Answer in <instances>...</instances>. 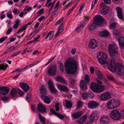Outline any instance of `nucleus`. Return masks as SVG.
<instances>
[{"instance_id":"30","label":"nucleus","mask_w":124,"mask_h":124,"mask_svg":"<svg viewBox=\"0 0 124 124\" xmlns=\"http://www.w3.org/2000/svg\"><path fill=\"white\" fill-rule=\"evenodd\" d=\"M99 35L100 36L103 37H107L109 36V33L107 31L104 30L100 33Z\"/></svg>"},{"instance_id":"32","label":"nucleus","mask_w":124,"mask_h":124,"mask_svg":"<svg viewBox=\"0 0 124 124\" xmlns=\"http://www.w3.org/2000/svg\"><path fill=\"white\" fill-rule=\"evenodd\" d=\"M54 31H50L48 33L46 37V39H47L48 37H49V39H51L53 38L54 34Z\"/></svg>"},{"instance_id":"59","label":"nucleus","mask_w":124,"mask_h":124,"mask_svg":"<svg viewBox=\"0 0 124 124\" xmlns=\"http://www.w3.org/2000/svg\"><path fill=\"white\" fill-rule=\"evenodd\" d=\"M33 66V64L31 63L24 68L22 70H26L27 69V68L31 67Z\"/></svg>"},{"instance_id":"40","label":"nucleus","mask_w":124,"mask_h":124,"mask_svg":"<svg viewBox=\"0 0 124 124\" xmlns=\"http://www.w3.org/2000/svg\"><path fill=\"white\" fill-rule=\"evenodd\" d=\"M82 98L84 100H86L88 97L89 94L86 93H84L82 94Z\"/></svg>"},{"instance_id":"37","label":"nucleus","mask_w":124,"mask_h":124,"mask_svg":"<svg viewBox=\"0 0 124 124\" xmlns=\"http://www.w3.org/2000/svg\"><path fill=\"white\" fill-rule=\"evenodd\" d=\"M48 74L51 76H54L56 74V70H48Z\"/></svg>"},{"instance_id":"28","label":"nucleus","mask_w":124,"mask_h":124,"mask_svg":"<svg viewBox=\"0 0 124 124\" xmlns=\"http://www.w3.org/2000/svg\"><path fill=\"white\" fill-rule=\"evenodd\" d=\"M113 72H116L117 74L120 76L124 74V70H110Z\"/></svg>"},{"instance_id":"51","label":"nucleus","mask_w":124,"mask_h":124,"mask_svg":"<svg viewBox=\"0 0 124 124\" xmlns=\"http://www.w3.org/2000/svg\"><path fill=\"white\" fill-rule=\"evenodd\" d=\"M120 118L121 117L123 118H124V109L120 111Z\"/></svg>"},{"instance_id":"22","label":"nucleus","mask_w":124,"mask_h":124,"mask_svg":"<svg viewBox=\"0 0 124 124\" xmlns=\"http://www.w3.org/2000/svg\"><path fill=\"white\" fill-rule=\"evenodd\" d=\"M107 107L108 108L110 109L115 108L114 105L113 104L112 100H110L107 102Z\"/></svg>"},{"instance_id":"42","label":"nucleus","mask_w":124,"mask_h":124,"mask_svg":"<svg viewBox=\"0 0 124 124\" xmlns=\"http://www.w3.org/2000/svg\"><path fill=\"white\" fill-rule=\"evenodd\" d=\"M60 8H57L54 10L53 11L52 14L54 15H57L59 11V10Z\"/></svg>"},{"instance_id":"61","label":"nucleus","mask_w":124,"mask_h":124,"mask_svg":"<svg viewBox=\"0 0 124 124\" xmlns=\"http://www.w3.org/2000/svg\"><path fill=\"white\" fill-rule=\"evenodd\" d=\"M60 68L61 70H63L64 69V66H63V63L62 62H60Z\"/></svg>"},{"instance_id":"24","label":"nucleus","mask_w":124,"mask_h":124,"mask_svg":"<svg viewBox=\"0 0 124 124\" xmlns=\"http://www.w3.org/2000/svg\"><path fill=\"white\" fill-rule=\"evenodd\" d=\"M40 92L41 94V97L42 95H44L47 94V90L45 86L43 85H41L40 88Z\"/></svg>"},{"instance_id":"14","label":"nucleus","mask_w":124,"mask_h":124,"mask_svg":"<svg viewBox=\"0 0 124 124\" xmlns=\"http://www.w3.org/2000/svg\"><path fill=\"white\" fill-rule=\"evenodd\" d=\"M88 105L89 108L93 109L97 107L99 105V104L95 101H92L89 102Z\"/></svg>"},{"instance_id":"26","label":"nucleus","mask_w":124,"mask_h":124,"mask_svg":"<svg viewBox=\"0 0 124 124\" xmlns=\"http://www.w3.org/2000/svg\"><path fill=\"white\" fill-rule=\"evenodd\" d=\"M85 25L83 23H80L79 26L77 27L75 29V31L78 33L80 32L83 29Z\"/></svg>"},{"instance_id":"34","label":"nucleus","mask_w":124,"mask_h":124,"mask_svg":"<svg viewBox=\"0 0 124 124\" xmlns=\"http://www.w3.org/2000/svg\"><path fill=\"white\" fill-rule=\"evenodd\" d=\"M96 73L97 76L100 79H101L104 78L103 74L100 70H97Z\"/></svg>"},{"instance_id":"10","label":"nucleus","mask_w":124,"mask_h":124,"mask_svg":"<svg viewBox=\"0 0 124 124\" xmlns=\"http://www.w3.org/2000/svg\"><path fill=\"white\" fill-rule=\"evenodd\" d=\"M9 91V88L7 86L0 87V93L4 95L7 94Z\"/></svg>"},{"instance_id":"43","label":"nucleus","mask_w":124,"mask_h":124,"mask_svg":"<svg viewBox=\"0 0 124 124\" xmlns=\"http://www.w3.org/2000/svg\"><path fill=\"white\" fill-rule=\"evenodd\" d=\"M89 17L88 16H85L84 17V21L82 23L85 25L86 23L89 20Z\"/></svg>"},{"instance_id":"39","label":"nucleus","mask_w":124,"mask_h":124,"mask_svg":"<svg viewBox=\"0 0 124 124\" xmlns=\"http://www.w3.org/2000/svg\"><path fill=\"white\" fill-rule=\"evenodd\" d=\"M66 102V106L67 108H70L72 106V104L71 102L69 101L65 100Z\"/></svg>"},{"instance_id":"7","label":"nucleus","mask_w":124,"mask_h":124,"mask_svg":"<svg viewBox=\"0 0 124 124\" xmlns=\"http://www.w3.org/2000/svg\"><path fill=\"white\" fill-rule=\"evenodd\" d=\"M111 117L115 120H118L120 119V113L118 109H114L110 113Z\"/></svg>"},{"instance_id":"6","label":"nucleus","mask_w":124,"mask_h":124,"mask_svg":"<svg viewBox=\"0 0 124 124\" xmlns=\"http://www.w3.org/2000/svg\"><path fill=\"white\" fill-rule=\"evenodd\" d=\"M97 113L96 111L92 112L90 115V120L87 121L86 124H91L97 121L98 118Z\"/></svg>"},{"instance_id":"19","label":"nucleus","mask_w":124,"mask_h":124,"mask_svg":"<svg viewBox=\"0 0 124 124\" xmlns=\"http://www.w3.org/2000/svg\"><path fill=\"white\" fill-rule=\"evenodd\" d=\"M118 42L120 48L124 49V37L120 36L118 38Z\"/></svg>"},{"instance_id":"56","label":"nucleus","mask_w":124,"mask_h":124,"mask_svg":"<svg viewBox=\"0 0 124 124\" xmlns=\"http://www.w3.org/2000/svg\"><path fill=\"white\" fill-rule=\"evenodd\" d=\"M60 1H58L55 5L54 6V9H55L56 8H58V7L59 6L60 3Z\"/></svg>"},{"instance_id":"62","label":"nucleus","mask_w":124,"mask_h":124,"mask_svg":"<svg viewBox=\"0 0 124 124\" xmlns=\"http://www.w3.org/2000/svg\"><path fill=\"white\" fill-rule=\"evenodd\" d=\"M59 104L58 103H56L55 105V106L56 108V110L57 111H58L59 110Z\"/></svg>"},{"instance_id":"18","label":"nucleus","mask_w":124,"mask_h":124,"mask_svg":"<svg viewBox=\"0 0 124 124\" xmlns=\"http://www.w3.org/2000/svg\"><path fill=\"white\" fill-rule=\"evenodd\" d=\"M57 85L58 88L62 91L68 92L69 91V89L68 88V87L65 85H62L59 84H57Z\"/></svg>"},{"instance_id":"38","label":"nucleus","mask_w":124,"mask_h":124,"mask_svg":"<svg viewBox=\"0 0 124 124\" xmlns=\"http://www.w3.org/2000/svg\"><path fill=\"white\" fill-rule=\"evenodd\" d=\"M83 105V103L82 101L80 100H78L77 103V108H79L81 107Z\"/></svg>"},{"instance_id":"45","label":"nucleus","mask_w":124,"mask_h":124,"mask_svg":"<svg viewBox=\"0 0 124 124\" xmlns=\"http://www.w3.org/2000/svg\"><path fill=\"white\" fill-rule=\"evenodd\" d=\"M8 67L7 64L3 65L1 64L0 65V69L2 70H5L7 69V67Z\"/></svg>"},{"instance_id":"3","label":"nucleus","mask_w":124,"mask_h":124,"mask_svg":"<svg viewBox=\"0 0 124 124\" xmlns=\"http://www.w3.org/2000/svg\"><path fill=\"white\" fill-rule=\"evenodd\" d=\"M104 21L102 17L99 15H97L94 17L93 22H91L88 26L89 29L93 31L96 28V26L102 24Z\"/></svg>"},{"instance_id":"48","label":"nucleus","mask_w":124,"mask_h":124,"mask_svg":"<svg viewBox=\"0 0 124 124\" xmlns=\"http://www.w3.org/2000/svg\"><path fill=\"white\" fill-rule=\"evenodd\" d=\"M7 16L9 18L12 19V15L11 11H9L7 13Z\"/></svg>"},{"instance_id":"35","label":"nucleus","mask_w":124,"mask_h":124,"mask_svg":"<svg viewBox=\"0 0 124 124\" xmlns=\"http://www.w3.org/2000/svg\"><path fill=\"white\" fill-rule=\"evenodd\" d=\"M39 116L41 122L43 123L44 124H45L46 122L45 118L39 113Z\"/></svg>"},{"instance_id":"2","label":"nucleus","mask_w":124,"mask_h":124,"mask_svg":"<svg viewBox=\"0 0 124 124\" xmlns=\"http://www.w3.org/2000/svg\"><path fill=\"white\" fill-rule=\"evenodd\" d=\"M65 70H77L78 66L76 60L74 59L68 58L64 63Z\"/></svg>"},{"instance_id":"16","label":"nucleus","mask_w":124,"mask_h":124,"mask_svg":"<svg viewBox=\"0 0 124 124\" xmlns=\"http://www.w3.org/2000/svg\"><path fill=\"white\" fill-rule=\"evenodd\" d=\"M116 9L118 18L121 19H123V16L122 9L120 7H117L116 8Z\"/></svg>"},{"instance_id":"41","label":"nucleus","mask_w":124,"mask_h":124,"mask_svg":"<svg viewBox=\"0 0 124 124\" xmlns=\"http://www.w3.org/2000/svg\"><path fill=\"white\" fill-rule=\"evenodd\" d=\"M84 78L87 84H89L90 83V79L89 76L87 75H85L84 77Z\"/></svg>"},{"instance_id":"60","label":"nucleus","mask_w":124,"mask_h":124,"mask_svg":"<svg viewBox=\"0 0 124 124\" xmlns=\"http://www.w3.org/2000/svg\"><path fill=\"white\" fill-rule=\"evenodd\" d=\"M8 98L6 96L2 97L1 98V99L2 100L4 101H7V100H8Z\"/></svg>"},{"instance_id":"58","label":"nucleus","mask_w":124,"mask_h":124,"mask_svg":"<svg viewBox=\"0 0 124 124\" xmlns=\"http://www.w3.org/2000/svg\"><path fill=\"white\" fill-rule=\"evenodd\" d=\"M89 94L88 96L90 98H92L94 96V94L92 92H90L89 93H88Z\"/></svg>"},{"instance_id":"64","label":"nucleus","mask_w":124,"mask_h":124,"mask_svg":"<svg viewBox=\"0 0 124 124\" xmlns=\"http://www.w3.org/2000/svg\"><path fill=\"white\" fill-rule=\"evenodd\" d=\"M104 2L106 4H109L111 3L110 0H103Z\"/></svg>"},{"instance_id":"1","label":"nucleus","mask_w":124,"mask_h":124,"mask_svg":"<svg viewBox=\"0 0 124 124\" xmlns=\"http://www.w3.org/2000/svg\"><path fill=\"white\" fill-rule=\"evenodd\" d=\"M97 57L101 63L102 64H106L109 70H121L123 68L122 65L116 63L115 60L114 58L111 57L107 61L108 56L104 53L99 52Z\"/></svg>"},{"instance_id":"52","label":"nucleus","mask_w":124,"mask_h":124,"mask_svg":"<svg viewBox=\"0 0 124 124\" xmlns=\"http://www.w3.org/2000/svg\"><path fill=\"white\" fill-rule=\"evenodd\" d=\"M20 12L19 11L16 9H15L13 11V13L15 14L16 15L18 14Z\"/></svg>"},{"instance_id":"23","label":"nucleus","mask_w":124,"mask_h":124,"mask_svg":"<svg viewBox=\"0 0 124 124\" xmlns=\"http://www.w3.org/2000/svg\"><path fill=\"white\" fill-rule=\"evenodd\" d=\"M80 88L83 90H86L87 89V86L84 80H82L80 82Z\"/></svg>"},{"instance_id":"63","label":"nucleus","mask_w":124,"mask_h":124,"mask_svg":"<svg viewBox=\"0 0 124 124\" xmlns=\"http://www.w3.org/2000/svg\"><path fill=\"white\" fill-rule=\"evenodd\" d=\"M50 111L51 112L53 113L54 115H55L57 112H55V110L53 109H51L50 110Z\"/></svg>"},{"instance_id":"49","label":"nucleus","mask_w":124,"mask_h":124,"mask_svg":"<svg viewBox=\"0 0 124 124\" xmlns=\"http://www.w3.org/2000/svg\"><path fill=\"white\" fill-rule=\"evenodd\" d=\"M98 0H93V1L91 7V9H93L94 6V5L96 4Z\"/></svg>"},{"instance_id":"4","label":"nucleus","mask_w":124,"mask_h":124,"mask_svg":"<svg viewBox=\"0 0 124 124\" xmlns=\"http://www.w3.org/2000/svg\"><path fill=\"white\" fill-rule=\"evenodd\" d=\"M108 51L111 57H116L118 55V48L117 46L115 44H110L108 46Z\"/></svg>"},{"instance_id":"54","label":"nucleus","mask_w":124,"mask_h":124,"mask_svg":"<svg viewBox=\"0 0 124 124\" xmlns=\"http://www.w3.org/2000/svg\"><path fill=\"white\" fill-rule=\"evenodd\" d=\"M107 77L108 79L110 81H114V80H115L113 77L109 75H107Z\"/></svg>"},{"instance_id":"29","label":"nucleus","mask_w":124,"mask_h":124,"mask_svg":"<svg viewBox=\"0 0 124 124\" xmlns=\"http://www.w3.org/2000/svg\"><path fill=\"white\" fill-rule=\"evenodd\" d=\"M112 100L114 105L115 108L119 106L120 105V103L119 100L117 99H113Z\"/></svg>"},{"instance_id":"11","label":"nucleus","mask_w":124,"mask_h":124,"mask_svg":"<svg viewBox=\"0 0 124 124\" xmlns=\"http://www.w3.org/2000/svg\"><path fill=\"white\" fill-rule=\"evenodd\" d=\"M37 110L41 113L46 112V109L43 105L39 103L37 104Z\"/></svg>"},{"instance_id":"31","label":"nucleus","mask_w":124,"mask_h":124,"mask_svg":"<svg viewBox=\"0 0 124 124\" xmlns=\"http://www.w3.org/2000/svg\"><path fill=\"white\" fill-rule=\"evenodd\" d=\"M63 30V26L62 25H61L58 29V32L55 35V37L58 36L61 33L62 31Z\"/></svg>"},{"instance_id":"13","label":"nucleus","mask_w":124,"mask_h":124,"mask_svg":"<svg viewBox=\"0 0 124 124\" xmlns=\"http://www.w3.org/2000/svg\"><path fill=\"white\" fill-rule=\"evenodd\" d=\"M101 123L102 124H108L110 122L108 117L104 116L101 117L100 119Z\"/></svg>"},{"instance_id":"53","label":"nucleus","mask_w":124,"mask_h":124,"mask_svg":"<svg viewBox=\"0 0 124 124\" xmlns=\"http://www.w3.org/2000/svg\"><path fill=\"white\" fill-rule=\"evenodd\" d=\"M56 66L55 65H52L50 67L49 70H56Z\"/></svg>"},{"instance_id":"21","label":"nucleus","mask_w":124,"mask_h":124,"mask_svg":"<svg viewBox=\"0 0 124 124\" xmlns=\"http://www.w3.org/2000/svg\"><path fill=\"white\" fill-rule=\"evenodd\" d=\"M82 114L81 111L77 112L71 114V116L74 119H77L79 118Z\"/></svg>"},{"instance_id":"27","label":"nucleus","mask_w":124,"mask_h":124,"mask_svg":"<svg viewBox=\"0 0 124 124\" xmlns=\"http://www.w3.org/2000/svg\"><path fill=\"white\" fill-rule=\"evenodd\" d=\"M114 21V19H111L110 21V28L111 29H114L116 27V26L117 24V23H113V22Z\"/></svg>"},{"instance_id":"5","label":"nucleus","mask_w":124,"mask_h":124,"mask_svg":"<svg viewBox=\"0 0 124 124\" xmlns=\"http://www.w3.org/2000/svg\"><path fill=\"white\" fill-rule=\"evenodd\" d=\"M90 88L93 91L97 93L101 92L104 90L103 86L99 85L93 83H91Z\"/></svg>"},{"instance_id":"17","label":"nucleus","mask_w":124,"mask_h":124,"mask_svg":"<svg viewBox=\"0 0 124 124\" xmlns=\"http://www.w3.org/2000/svg\"><path fill=\"white\" fill-rule=\"evenodd\" d=\"M19 85L25 92H27L29 89V86L26 83H21Z\"/></svg>"},{"instance_id":"36","label":"nucleus","mask_w":124,"mask_h":124,"mask_svg":"<svg viewBox=\"0 0 124 124\" xmlns=\"http://www.w3.org/2000/svg\"><path fill=\"white\" fill-rule=\"evenodd\" d=\"M108 12V8H105L102 9L101 10V13L102 15H106Z\"/></svg>"},{"instance_id":"44","label":"nucleus","mask_w":124,"mask_h":124,"mask_svg":"<svg viewBox=\"0 0 124 124\" xmlns=\"http://www.w3.org/2000/svg\"><path fill=\"white\" fill-rule=\"evenodd\" d=\"M55 116L62 119H63L64 117V116L63 115L57 113Z\"/></svg>"},{"instance_id":"25","label":"nucleus","mask_w":124,"mask_h":124,"mask_svg":"<svg viewBox=\"0 0 124 124\" xmlns=\"http://www.w3.org/2000/svg\"><path fill=\"white\" fill-rule=\"evenodd\" d=\"M41 97L44 100V101L46 103L49 104L50 103L51 100L48 96L46 95H42V96Z\"/></svg>"},{"instance_id":"15","label":"nucleus","mask_w":124,"mask_h":124,"mask_svg":"<svg viewBox=\"0 0 124 124\" xmlns=\"http://www.w3.org/2000/svg\"><path fill=\"white\" fill-rule=\"evenodd\" d=\"M56 80L57 81L64 85H67L68 84L67 81L63 77L60 76H58L56 78Z\"/></svg>"},{"instance_id":"55","label":"nucleus","mask_w":124,"mask_h":124,"mask_svg":"<svg viewBox=\"0 0 124 124\" xmlns=\"http://www.w3.org/2000/svg\"><path fill=\"white\" fill-rule=\"evenodd\" d=\"M7 37H3L0 39V43H1L3 42L7 38Z\"/></svg>"},{"instance_id":"20","label":"nucleus","mask_w":124,"mask_h":124,"mask_svg":"<svg viewBox=\"0 0 124 124\" xmlns=\"http://www.w3.org/2000/svg\"><path fill=\"white\" fill-rule=\"evenodd\" d=\"M87 118V115H84L78 120L77 122L80 124H83Z\"/></svg>"},{"instance_id":"50","label":"nucleus","mask_w":124,"mask_h":124,"mask_svg":"<svg viewBox=\"0 0 124 124\" xmlns=\"http://www.w3.org/2000/svg\"><path fill=\"white\" fill-rule=\"evenodd\" d=\"M26 28L24 25L21 27V29L18 31L20 33L23 32L26 29Z\"/></svg>"},{"instance_id":"8","label":"nucleus","mask_w":124,"mask_h":124,"mask_svg":"<svg viewBox=\"0 0 124 124\" xmlns=\"http://www.w3.org/2000/svg\"><path fill=\"white\" fill-rule=\"evenodd\" d=\"M111 97V93L109 92H106L101 94L100 98L101 101H105L110 99Z\"/></svg>"},{"instance_id":"47","label":"nucleus","mask_w":124,"mask_h":124,"mask_svg":"<svg viewBox=\"0 0 124 124\" xmlns=\"http://www.w3.org/2000/svg\"><path fill=\"white\" fill-rule=\"evenodd\" d=\"M113 34L114 36L116 37L119 36L120 34V33L116 30H115L114 31Z\"/></svg>"},{"instance_id":"9","label":"nucleus","mask_w":124,"mask_h":124,"mask_svg":"<svg viewBox=\"0 0 124 124\" xmlns=\"http://www.w3.org/2000/svg\"><path fill=\"white\" fill-rule=\"evenodd\" d=\"M48 83L51 92L52 93H57V91L54 87L52 81L50 80H49Z\"/></svg>"},{"instance_id":"46","label":"nucleus","mask_w":124,"mask_h":124,"mask_svg":"<svg viewBox=\"0 0 124 124\" xmlns=\"http://www.w3.org/2000/svg\"><path fill=\"white\" fill-rule=\"evenodd\" d=\"M77 70H66V72L68 74H73Z\"/></svg>"},{"instance_id":"57","label":"nucleus","mask_w":124,"mask_h":124,"mask_svg":"<svg viewBox=\"0 0 124 124\" xmlns=\"http://www.w3.org/2000/svg\"><path fill=\"white\" fill-rule=\"evenodd\" d=\"M17 91H19V95L20 96H22L24 94V93L23 91H21V90L17 89Z\"/></svg>"},{"instance_id":"33","label":"nucleus","mask_w":124,"mask_h":124,"mask_svg":"<svg viewBox=\"0 0 124 124\" xmlns=\"http://www.w3.org/2000/svg\"><path fill=\"white\" fill-rule=\"evenodd\" d=\"M17 93V89H16L15 88H13L12 90L10 92V94L12 96H14Z\"/></svg>"},{"instance_id":"12","label":"nucleus","mask_w":124,"mask_h":124,"mask_svg":"<svg viewBox=\"0 0 124 124\" xmlns=\"http://www.w3.org/2000/svg\"><path fill=\"white\" fill-rule=\"evenodd\" d=\"M97 46L96 41L94 39H92L89 44V47L91 49H93L96 48Z\"/></svg>"}]
</instances>
